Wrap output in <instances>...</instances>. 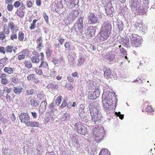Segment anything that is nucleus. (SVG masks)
<instances>
[{
	"mask_svg": "<svg viewBox=\"0 0 155 155\" xmlns=\"http://www.w3.org/2000/svg\"><path fill=\"white\" fill-rule=\"evenodd\" d=\"M15 95L14 93L7 94L6 96V98L7 101L9 100L10 101H12L14 98Z\"/></svg>",
	"mask_w": 155,
	"mask_h": 155,
	"instance_id": "31",
	"label": "nucleus"
},
{
	"mask_svg": "<svg viewBox=\"0 0 155 155\" xmlns=\"http://www.w3.org/2000/svg\"><path fill=\"white\" fill-rule=\"evenodd\" d=\"M150 0H143L141 2L140 0H131L130 7L131 10L135 13L140 15L146 14L147 10L148 8Z\"/></svg>",
	"mask_w": 155,
	"mask_h": 155,
	"instance_id": "2",
	"label": "nucleus"
},
{
	"mask_svg": "<svg viewBox=\"0 0 155 155\" xmlns=\"http://www.w3.org/2000/svg\"><path fill=\"white\" fill-rule=\"evenodd\" d=\"M107 60L110 62L113 61L115 59L114 56L113 55H108L107 57Z\"/></svg>",
	"mask_w": 155,
	"mask_h": 155,
	"instance_id": "46",
	"label": "nucleus"
},
{
	"mask_svg": "<svg viewBox=\"0 0 155 155\" xmlns=\"http://www.w3.org/2000/svg\"><path fill=\"white\" fill-rule=\"evenodd\" d=\"M19 118L21 122L25 123L27 126L30 121L29 115L26 113H21L19 115Z\"/></svg>",
	"mask_w": 155,
	"mask_h": 155,
	"instance_id": "11",
	"label": "nucleus"
},
{
	"mask_svg": "<svg viewBox=\"0 0 155 155\" xmlns=\"http://www.w3.org/2000/svg\"><path fill=\"white\" fill-rule=\"evenodd\" d=\"M89 108L92 117V122L96 124V122L101 120L102 117L100 111L101 107L97 103L94 102L89 104Z\"/></svg>",
	"mask_w": 155,
	"mask_h": 155,
	"instance_id": "3",
	"label": "nucleus"
},
{
	"mask_svg": "<svg viewBox=\"0 0 155 155\" xmlns=\"http://www.w3.org/2000/svg\"><path fill=\"white\" fill-rule=\"evenodd\" d=\"M17 38V36L16 34H12L10 37V39L13 40L14 39H16Z\"/></svg>",
	"mask_w": 155,
	"mask_h": 155,
	"instance_id": "63",
	"label": "nucleus"
},
{
	"mask_svg": "<svg viewBox=\"0 0 155 155\" xmlns=\"http://www.w3.org/2000/svg\"><path fill=\"white\" fill-rule=\"evenodd\" d=\"M117 25L119 31H121L123 29V24L122 21H120L117 22Z\"/></svg>",
	"mask_w": 155,
	"mask_h": 155,
	"instance_id": "42",
	"label": "nucleus"
},
{
	"mask_svg": "<svg viewBox=\"0 0 155 155\" xmlns=\"http://www.w3.org/2000/svg\"><path fill=\"white\" fill-rule=\"evenodd\" d=\"M43 16L46 23L48 24V17L45 13H44Z\"/></svg>",
	"mask_w": 155,
	"mask_h": 155,
	"instance_id": "52",
	"label": "nucleus"
},
{
	"mask_svg": "<svg viewBox=\"0 0 155 155\" xmlns=\"http://www.w3.org/2000/svg\"><path fill=\"white\" fill-rule=\"evenodd\" d=\"M37 21L38 20L36 19H35L33 20V23L31 24V26L29 28L30 29L32 30L36 28V23Z\"/></svg>",
	"mask_w": 155,
	"mask_h": 155,
	"instance_id": "43",
	"label": "nucleus"
},
{
	"mask_svg": "<svg viewBox=\"0 0 155 155\" xmlns=\"http://www.w3.org/2000/svg\"><path fill=\"white\" fill-rule=\"evenodd\" d=\"M39 125L40 124L37 121H29L28 124H27V126L31 127H39Z\"/></svg>",
	"mask_w": 155,
	"mask_h": 155,
	"instance_id": "25",
	"label": "nucleus"
},
{
	"mask_svg": "<svg viewBox=\"0 0 155 155\" xmlns=\"http://www.w3.org/2000/svg\"><path fill=\"white\" fill-rule=\"evenodd\" d=\"M106 94L102 95V102L104 110L106 112L107 119L109 120L112 117L114 112L112 110L116 108L117 99L116 95L108 96Z\"/></svg>",
	"mask_w": 155,
	"mask_h": 155,
	"instance_id": "1",
	"label": "nucleus"
},
{
	"mask_svg": "<svg viewBox=\"0 0 155 155\" xmlns=\"http://www.w3.org/2000/svg\"><path fill=\"white\" fill-rule=\"evenodd\" d=\"M115 114L117 115V116H118L119 117V118L121 119L122 120L124 117V114H121V113L120 112H115Z\"/></svg>",
	"mask_w": 155,
	"mask_h": 155,
	"instance_id": "50",
	"label": "nucleus"
},
{
	"mask_svg": "<svg viewBox=\"0 0 155 155\" xmlns=\"http://www.w3.org/2000/svg\"><path fill=\"white\" fill-rule=\"evenodd\" d=\"M27 78L29 81H33L35 84L39 82L38 79L35 77V74H31L28 76Z\"/></svg>",
	"mask_w": 155,
	"mask_h": 155,
	"instance_id": "21",
	"label": "nucleus"
},
{
	"mask_svg": "<svg viewBox=\"0 0 155 155\" xmlns=\"http://www.w3.org/2000/svg\"><path fill=\"white\" fill-rule=\"evenodd\" d=\"M78 14L79 12L78 11H73L70 13L68 19L70 21H73L77 17Z\"/></svg>",
	"mask_w": 155,
	"mask_h": 155,
	"instance_id": "14",
	"label": "nucleus"
},
{
	"mask_svg": "<svg viewBox=\"0 0 155 155\" xmlns=\"http://www.w3.org/2000/svg\"><path fill=\"white\" fill-rule=\"evenodd\" d=\"M111 28L112 27L110 22H104L100 32V36L97 37V40L103 41L107 39L110 36Z\"/></svg>",
	"mask_w": 155,
	"mask_h": 155,
	"instance_id": "4",
	"label": "nucleus"
},
{
	"mask_svg": "<svg viewBox=\"0 0 155 155\" xmlns=\"http://www.w3.org/2000/svg\"><path fill=\"white\" fill-rule=\"evenodd\" d=\"M47 87L48 88H51L52 90H54L57 89L58 87V86L57 84H53L52 83H51L48 85Z\"/></svg>",
	"mask_w": 155,
	"mask_h": 155,
	"instance_id": "38",
	"label": "nucleus"
},
{
	"mask_svg": "<svg viewBox=\"0 0 155 155\" xmlns=\"http://www.w3.org/2000/svg\"><path fill=\"white\" fill-rule=\"evenodd\" d=\"M20 2L19 1H17L15 2L14 4V6L16 8H18L20 5Z\"/></svg>",
	"mask_w": 155,
	"mask_h": 155,
	"instance_id": "56",
	"label": "nucleus"
},
{
	"mask_svg": "<svg viewBox=\"0 0 155 155\" xmlns=\"http://www.w3.org/2000/svg\"><path fill=\"white\" fill-rule=\"evenodd\" d=\"M25 57V55L24 54H22L19 55L18 57V59L19 60H21L24 59Z\"/></svg>",
	"mask_w": 155,
	"mask_h": 155,
	"instance_id": "61",
	"label": "nucleus"
},
{
	"mask_svg": "<svg viewBox=\"0 0 155 155\" xmlns=\"http://www.w3.org/2000/svg\"><path fill=\"white\" fill-rule=\"evenodd\" d=\"M12 81L15 84H17L19 82L18 79L15 77L12 78Z\"/></svg>",
	"mask_w": 155,
	"mask_h": 155,
	"instance_id": "53",
	"label": "nucleus"
},
{
	"mask_svg": "<svg viewBox=\"0 0 155 155\" xmlns=\"http://www.w3.org/2000/svg\"><path fill=\"white\" fill-rule=\"evenodd\" d=\"M66 6L69 8H74L78 2V0H64Z\"/></svg>",
	"mask_w": 155,
	"mask_h": 155,
	"instance_id": "12",
	"label": "nucleus"
},
{
	"mask_svg": "<svg viewBox=\"0 0 155 155\" xmlns=\"http://www.w3.org/2000/svg\"><path fill=\"white\" fill-rule=\"evenodd\" d=\"M100 89L98 87L95 88L94 92L89 93L88 98L89 99L94 100L98 97L100 95Z\"/></svg>",
	"mask_w": 155,
	"mask_h": 155,
	"instance_id": "10",
	"label": "nucleus"
},
{
	"mask_svg": "<svg viewBox=\"0 0 155 155\" xmlns=\"http://www.w3.org/2000/svg\"><path fill=\"white\" fill-rule=\"evenodd\" d=\"M42 149V147L41 145L40 144H38L37 145L36 147V150L38 152H41V150Z\"/></svg>",
	"mask_w": 155,
	"mask_h": 155,
	"instance_id": "59",
	"label": "nucleus"
},
{
	"mask_svg": "<svg viewBox=\"0 0 155 155\" xmlns=\"http://www.w3.org/2000/svg\"><path fill=\"white\" fill-rule=\"evenodd\" d=\"M84 56H83L81 55H80L79 56L78 60V66H81L82 64H83L84 62Z\"/></svg>",
	"mask_w": 155,
	"mask_h": 155,
	"instance_id": "27",
	"label": "nucleus"
},
{
	"mask_svg": "<svg viewBox=\"0 0 155 155\" xmlns=\"http://www.w3.org/2000/svg\"><path fill=\"white\" fill-rule=\"evenodd\" d=\"M147 27L144 25H141L140 26V31L143 34L145 33L147 31Z\"/></svg>",
	"mask_w": 155,
	"mask_h": 155,
	"instance_id": "34",
	"label": "nucleus"
},
{
	"mask_svg": "<svg viewBox=\"0 0 155 155\" xmlns=\"http://www.w3.org/2000/svg\"><path fill=\"white\" fill-rule=\"evenodd\" d=\"M146 110L148 113H150V114H153L152 112L154 111V110H153L151 106H147V107L146 108Z\"/></svg>",
	"mask_w": 155,
	"mask_h": 155,
	"instance_id": "45",
	"label": "nucleus"
},
{
	"mask_svg": "<svg viewBox=\"0 0 155 155\" xmlns=\"http://www.w3.org/2000/svg\"><path fill=\"white\" fill-rule=\"evenodd\" d=\"M121 44L125 47H128L130 46L129 39L128 37L121 38Z\"/></svg>",
	"mask_w": 155,
	"mask_h": 155,
	"instance_id": "20",
	"label": "nucleus"
},
{
	"mask_svg": "<svg viewBox=\"0 0 155 155\" xmlns=\"http://www.w3.org/2000/svg\"><path fill=\"white\" fill-rule=\"evenodd\" d=\"M13 91L16 94H19L22 91V88L21 86H17L13 88Z\"/></svg>",
	"mask_w": 155,
	"mask_h": 155,
	"instance_id": "28",
	"label": "nucleus"
},
{
	"mask_svg": "<svg viewBox=\"0 0 155 155\" xmlns=\"http://www.w3.org/2000/svg\"><path fill=\"white\" fill-rule=\"evenodd\" d=\"M47 104L46 101H43L41 103L39 108L40 114H42L45 112L46 110Z\"/></svg>",
	"mask_w": 155,
	"mask_h": 155,
	"instance_id": "15",
	"label": "nucleus"
},
{
	"mask_svg": "<svg viewBox=\"0 0 155 155\" xmlns=\"http://www.w3.org/2000/svg\"><path fill=\"white\" fill-rule=\"evenodd\" d=\"M120 53L123 55H126V52L123 48H121L120 49Z\"/></svg>",
	"mask_w": 155,
	"mask_h": 155,
	"instance_id": "58",
	"label": "nucleus"
},
{
	"mask_svg": "<svg viewBox=\"0 0 155 155\" xmlns=\"http://www.w3.org/2000/svg\"><path fill=\"white\" fill-rule=\"evenodd\" d=\"M4 70L5 72L9 74H11L14 72V69L11 68L5 67L4 68Z\"/></svg>",
	"mask_w": 155,
	"mask_h": 155,
	"instance_id": "32",
	"label": "nucleus"
},
{
	"mask_svg": "<svg viewBox=\"0 0 155 155\" xmlns=\"http://www.w3.org/2000/svg\"><path fill=\"white\" fill-rule=\"evenodd\" d=\"M5 38L4 32L2 31L0 33V39L3 40Z\"/></svg>",
	"mask_w": 155,
	"mask_h": 155,
	"instance_id": "55",
	"label": "nucleus"
},
{
	"mask_svg": "<svg viewBox=\"0 0 155 155\" xmlns=\"http://www.w3.org/2000/svg\"><path fill=\"white\" fill-rule=\"evenodd\" d=\"M8 26L11 30H12V28H14L15 26L14 25L13 23L12 22H11L8 24Z\"/></svg>",
	"mask_w": 155,
	"mask_h": 155,
	"instance_id": "64",
	"label": "nucleus"
},
{
	"mask_svg": "<svg viewBox=\"0 0 155 155\" xmlns=\"http://www.w3.org/2000/svg\"><path fill=\"white\" fill-rule=\"evenodd\" d=\"M36 42L38 44L37 47V49H40L41 47V44L42 43V39L41 37H39L36 40Z\"/></svg>",
	"mask_w": 155,
	"mask_h": 155,
	"instance_id": "36",
	"label": "nucleus"
},
{
	"mask_svg": "<svg viewBox=\"0 0 155 155\" xmlns=\"http://www.w3.org/2000/svg\"><path fill=\"white\" fill-rule=\"evenodd\" d=\"M13 8V6L12 4H8L7 6V9L9 11H12Z\"/></svg>",
	"mask_w": 155,
	"mask_h": 155,
	"instance_id": "54",
	"label": "nucleus"
},
{
	"mask_svg": "<svg viewBox=\"0 0 155 155\" xmlns=\"http://www.w3.org/2000/svg\"><path fill=\"white\" fill-rule=\"evenodd\" d=\"M99 155H110V154L107 149H103L101 151Z\"/></svg>",
	"mask_w": 155,
	"mask_h": 155,
	"instance_id": "33",
	"label": "nucleus"
},
{
	"mask_svg": "<svg viewBox=\"0 0 155 155\" xmlns=\"http://www.w3.org/2000/svg\"><path fill=\"white\" fill-rule=\"evenodd\" d=\"M75 130L78 133L85 135L87 133L86 127L80 122H78L74 125Z\"/></svg>",
	"mask_w": 155,
	"mask_h": 155,
	"instance_id": "7",
	"label": "nucleus"
},
{
	"mask_svg": "<svg viewBox=\"0 0 155 155\" xmlns=\"http://www.w3.org/2000/svg\"><path fill=\"white\" fill-rule=\"evenodd\" d=\"M17 15L21 18H22L24 17L25 13L23 11L21 10L18 11H17Z\"/></svg>",
	"mask_w": 155,
	"mask_h": 155,
	"instance_id": "47",
	"label": "nucleus"
},
{
	"mask_svg": "<svg viewBox=\"0 0 155 155\" xmlns=\"http://www.w3.org/2000/svg\"><path fill=\"white\" fill-rule=\"evenodd\" d=\"M24 64L25 65V67L28 69H30L32 67V65L31 62L29 61H25Z\"/></svg>",
	"mask_w": 155,
	"mask_h": 155,
	"instance_id": "40",
	"label": "nucleus"
},
{
	"mask_svg": "<svg viewBox=\"0 0 155 155\" xmlns=\"http://www.w3.org/2000/svg\"><path fill=\"white\" fill-rule=\"evenodd\" d=\"M62 99V96H59L58 97L57 99L53 101L52 103H54V104L58 107V106H59L61 104Z\"/></svg>",
	"mask_w": 155,
	"mask_h": 155,
	"instance_id": "26",
	"label": "nucleus"
},
{
	"mask_svg": "<svg viewBox=\"0 0 155 155\" xmlns=\"http://www.w3.org/2000/svg\"><path fill=\"white\" fill-rule=\"evenodd\" d=\"M67 102L66 100H64L62 101L61 105L60 106V107L61 108H64V107L66 106Z\"/></svg>",
	"mask_w": 155,
	"mask_h": 155,
	"instance_id": "51",
	"label": "nucleus"
},
{
	"mask_svg": "<svg viewBox=\"0 0 155 155\" xmlns=\"http://www.w3.org/2000/svg\"><path fill=\"white\" fill-rule=\"evenodd\" d=\"M130 37L131 44L132 46L138 47L141 45L143 40L141 36L137 34H132L130 35Z\"/></svg>",
	"mask_w": 155,
	"mask_h": 155,
	"instance_id": "6",
	"label": "nucleus"
},
{
	"mask_svg": "<svg viewBox=\"0 0 155 155\" xmlns=\"http://www.w3.org/2000/svg\"><path fill=\"white\" fill-rule=\"evenodd\" d=\"M43 94L40 92L37 94V97L40 100H41L43 97Z\"/></svg>",
	"mask_w": 155,
	"mask_h": 155,
	"instance_id": "57",
	"label": "nucleus"
},
{
	"mask_svg": "<svg viewBox=\"0 0 155 155\" xmlns=\"http://www.w3.org/2000/svg\"><path fill=\"white\" fill-rule=\"evenodd\" d=\"M109 87L107 85L105 84L104 85V86L103 88V93L102 95H104V94H106L108 96H115V93H113L112 92H110L108 90Z\"/></svg>",
	"mask_w": 155,
	"mask_h": 155,
	"instance_id": "17",
	"label": "nucleus"
},
{
	"mask_svg": "<svg viewBox=\"0 0 155 155\" xmlns=\"http://www.w3.org/2000/svg\"><path fill=\"white\" fill-rule=\"evenodd\" d=\"M57 108V107L55 105L54 103L52 102L48 106L49 112L51 113H54L56 110Z\"/></svg>",
	"mask_w": 155,
	"mask_h": 155,
	"instance_id": "22",
	"label": "nucleus"
},
{
	"mask_svg": "<svg viewBox=\"0 0 155 155\" xmlns=\"http://www.w3.org/2000/svg\"><path fill=\"white\" fill-rule=\"evenodd\" d=\"M24 34L21 32L19 31L18 35V38L20 41H22L24 39Z\"/></svg>",
	"mask_w": 155,
	"mask_h": 155,
	"instance_id": "41",
	"label": "nucleus"
},
{
	"mask_svg": "<svg viewBox=\"0 0 155 155\" xmlns=\"http://www.w3.org/2000/svg\"><path fill=\"white\" fill-rule=\"evenodd\" d=\"M5 48L4 47H0V52L4 54H5Z\"/></svg>",
	"mask_w": 155,
	"mask_h": 155,
	"instance_id": "60",
	"label": "nucleus"
},
{
	"mask_svg": "<svg viewBox=\"0 0 155 155\" xmlns=\"http://www.w3.org/2000/svg\"><path fill=\"white\" fill-rule=\"evenodd\" d=\"M93 133L95 140L98 141H101L105 135L104 128L101 127L94 128Z\"/></svg>",
	"mask_w": 155,
	"mask_h": 155,
	"instance_id": "5",
	"label": "nucleus"
},
{
	"mask_svg": "<svg viewBox=\"0 0 155 155\" xmlns=\"http://www.w3.org/2000/svg\"><path fill=\"white\" fill-rule=\"evenodd\" d=\"M36 91L32 89H30L27 90L26 91V95H33L35 94Z\"/></svg>",
	"mask_w": 155,
	"mask_h": 155,
	"instance_id": "37",
	"label": "nucleus"
},
{
	"mask_svg": "<svg viewBox=\"0 0 155 155\" xmlns=\"http://www.w3.org/2000/svg\"><path fill=\"white\" fill-rule=\"evenodd\" d=\"M7 60V58H3L1 59L0 60V63L1 64H3L5 63Z\"/></svg>",
	"mask_w": 155,
	"mask_h": 155,
	"instance_id": "62",
	"label": "nucleus"
},
{
	"mask_svg": "<svg viewBox=\"0 0 155 155\" xmlns=\"http://www.w3.org/2000/svg\"><path fill=\"white\" fill-rule=\"evenodd\" d=\"M8 76L5 74H2L0 76L1 83L3 84H6L8 83L7 79Z\"/></svg>",
	"mask_w": 155,
	"mask_h": 155,
	"instance_id": "19",
	"label": "nucleus"
},
{
	"mask_svg": "<svg viewBox=\"0 0 155 155\" xmlns=\"http://www.w3.org/2000/svg\"><path fill=\"white\" fill-rule=\"evenodd\" d=\"M40 56H32L31 58V60L32 62L33 63H38L40 61L39 57Z\"/></svg>",
	"mask_w": 155,
	"mask_h": 155,
	"instance_id": "29",
	"label": "nucleus"
},
{
	"mask_svg": "<svg viewBox=\"0 0 155 155\" xmlns=\"http://www.w3.org/2000/svg\"><path fill=\"white\" fill-rule=\"evenodd\" d=\"M99 69L100 71H103L104 77L105 78L108 79L110 78L111 74V71L109 68L104 66L102 68H99Z\"/></svg>",
	"mask_w": 155,
	"mask_h": 155,
	"instance_id": "13",
	"label": "nucleus"
},
{
	"mask_svg": "<svg viewBox=\"0 0 155 155\" xmlns=\"http://www.w3.org/2000/svg\"><path fill=\"white\" fill-rule=\"evenodd\" d=\"M96 27H93L91 26L88 27L87 29V33H88L89 37H91L94 35L96 31Z\"/></svg>",
	"mask_w": 155,
	"mask_h": 155,
	"instance_id": "18",
	"label": "nucleus"
},
{
	"mask_svg": "<svg viewBox=\"0 0 155 155\" xmlns=\"http://www.w3.org/2000/svg\"><path fill=\"white\" fill-rule=\"evenodd\" d=\"M13 47L11 46H8L5 47V50L7 52H11L12 51Z\"/></svg>",
	"mask_w": 155,
	"mask_h": 155,
	"instance_id": "48",
	"label": "nucleus"
},
{
	"mask_svg": "<svg viewBox=\"0 0 155 155\" xmlns=\"http://www.w3.org/2000/svg\"><path fill=\"white\" fill-rule=\"evenodd\" d=\"M48 67V63L45 62L43 60V61H41V63L39 66V68H47Z\"/></svg>",
	"mask_w": 155,
	"mask_h": 155,
	"instance_id": "39",
	"label": "nucleus"
},
{
	"mask_svg": "<svg viewBox=\"0 0 155 155\" xmlns=\"http://www.w3.org/2000/svg\"><path fill=\"white\" fill-rule=\"evenodd\" d=\"M30 102L31 105L34 107L38 106L39 104V102L38 101L35 100L33 99H31Z\"/></svg>",
	"mask_w": 155,
	"mask_h": 155,
	"instance_id": "30",
	"label": "nucleus"
},
{
	"mask_svg": "<svg viewBox=\"0 0 155 155\" xmlns=\"http://www.w3.org/2000/svg\"><path fill=\"white\" fill-rule=\"evenodd\" d=\"M46 56L48 57H50L52 54V51L49 48H47L46 50Z\"/></svg>",
	"mask_w": 155,
	"mask_h": 155,
	"instance_id": "44",
	"label": "nucleus"
},
{
	"mask_svg": "<svg viewBox=\"0 0 155 155\" xmlns=\"http://www.w3.org/2000/svg\"><path fill=\"white\" fill-rule=\"evenodd\" d=\"M78 138V136L76 134H74L71 140V141L74 144L77 143V140Z\"/></svg>",
	"mask_w": 155,
	"mask_h": 155,
	"instance_id": "35",
	"label": "nucleus"
},
{
	"mask_svg": "<svg viewBox=\"0 0 155 155\" xmlns=\"http://www.w3.org/2000/svg\"><path fill=\"white\" fill-rule=\"evenodd\" d=\"M79 119H81L83 121L87 122L88 121V117L85 115V114L84 112H81L79 114Z\"/></svg>",
	"mask_w": 155,
	"mask_h": 155,
	"instance_id": "23",
	"label": "nucleus"
},
{
	"mask_svg": "<svg viewBox=\"0 0 155 155\" xmlns=\"http://www.w3.org/2000/svg\"><path fill=\"white\" fill-rule=\"evenodd\" d=\"M83 19L82 17H80L78 18L74 25V28L77 32H80L83 31Z\"/></svg>",
	"mask_w": 155,
	"mask_h": 155,
	"instance_id": "8",
	"label": "nucleus"
},
{
	"mask_svg": "<svg viewBox=\"0 0 155 155\" xmlns=\"http://www.w3.org/2000/svg\"><path fill=\"white\" fill-rule=\"evenodd\" d=\"M65 87L68 90H71L73 89V87L71 85V84H66L65 85Z\"/></svg>",
	"mask_w": 155,
	"mask_h": 155,
	"instance_id": "49",
	"label": "nucleus"
},
{
	"mask_svg": "<svg viewBox=\"0 0 155 155\" xmlns=\"http://www.w3.org/2000/svg\"><path fill=\"white\" fill-rule=\"evenodd\" d=\"M87 19L90 24H94L99 23L98 17L96 13H90L88 15Z\"/></svg>",
	"mask_w": 155,
	"mask_h": 155,
	"instance_id": "9",
	"label": "nucleus"
},
{
	"mask_svg": "<svg viewBox=\"0 0 155 155\" xmlns=\"http://www.w3.org/2000/svg\"><path fill=\"white\" fill-rule=\"evenodd\" d=\"M70 115L68 113H65L61 117V119L64 122L69 121L70 119Z\"/></svg>",
	"mask_w": 155,
	"mask_h": 155,
	"instance_id": "24",
	"label": "nucleus"
},
{
	"mask_svg": "<svg viewBox=\"0 0 155 155\" xmlns=\"http://www.w3.org/2000/svg\"><path fill=\"white\" fill-rule=\"evenodd\" d=\"M107 15H111L114 10L113 8L111 6V4L109 3L104 6Z\"/></svg>",
	"mask_w": 155,
	"mask_h": 155,
	"instance_id": "16",
	"label": "nucleus"
}]
</instances>
